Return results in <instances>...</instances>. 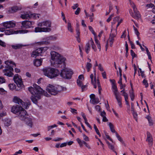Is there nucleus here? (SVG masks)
Instances as JSON below:
<instances>
[{
	"label": "nucleus",
	"mask_w": 155,
	"mask_h": 155,
	"mask_svg": "<svg viewBox=\"0 0 155 155\" xmlns=\"http://www.w3.org/2000/svg\"><path fill=\"white\" fill-rule=\"evenodd\" d=\"M28 90L32 95L31 97V99L35 104L37 103V100L40 99L42 95L48 97L50 96L47 91H43L40 86L36 84L33 85V87H29Z\"/></svg>",
	"instance_id": "obj_1"
},
{
	"label": "nucleus",
	"mask_w": 155,
	"mask_h": 155,
	"mask_svg": "<svg viewBox=\"0 0 155 155\" xmlns=\"http://www.w3.org/2000/svg\"><path fill=\"white\" fill-rule=\"evenodd\" d=\"M50 54L51 58L50 61L52 66L60 67H61V65L63 64L64 67L65 66V61L66 60L65 58L54 51H51Z\"/></svg>",
	"instance_id": "obj_2"
},
{
	"label": "nucleus",
	"mask_w": 155,
	"mask_h": 155,
	"mask_svg": "<svg viewBox=\"0 0 155 155\" xmlns=\"http://www.w3.org/2000/svg\"><path fill=\"white\" fill-rule=\"evenodd\" d=\"M13 101L15 103L18 104L19 105L17 104L13 106L11 108V112L15 114L18 115L23 108L22 107L27 109L28 107V105L24 102L22 101L18 97L15 96L13 99Z\"/></svg>",
	"instance_id": "obj_3"
},
{
	"label": "nucleus",
	"mask_w": 155,
	"mask_h": 155,
	"mask_svg": "<svg viewBox=\"0 0 155 155\" xmlns=\"http://www.w3.org/2000/svg\"><path fill=\"white\" fill-rule=\"evenodd\" d=\"M51 22L49 21L39 22L38 24V27L35 28V31L36 32H50L51 30Z\"/></svg>",
	"instance_id": "obj_4"
},
{
	"label": "nucleus",
	"mask_w": 155,
	"mask_h": 155,
	"mask_svg": "<svg viewBox=\"0 0 155 155\" xmlns=\"http://www.w3.org/2000/svg\"><path fill=\"white\" fill-rule=\"evenodd\" d=\"M46 90L51 94L56 95L62 91H66V89L61 86L49 84L46 87Z\"/></svg>",
	"instance_id": "obj_5"
},
{
	"label": "nucleus",
	"mask_w": 155,
	"mask_h": 155,
	"mask_svg": "<svg viewBox=\"0 0 155 155\" xmlns=\"http://www.w3.org/2000/svg\"><path fill=\"white\" fill-rule=\"evenodd\" d=\"M44 75L51 78L58 76L60 71L57 69L50 67H46L43 70Z\"/></svg>",
	"instance_id": "obj_6"
},
{
	"label": "nucleus",
	"mask_w": 155,
	"mask_h": 155,
	"mask_svg": "<svg viewBox=\"0 0 155 155\" xmlns=\"http://www.w3.org/2000/svg\"><path fill=\"white\" fill-rule=\"evenodd\" d=\"M7 65L5 69L3 70L4 74L8 77H12L13 74L12 72L13 71V67H15V64L11 61H7L5 62Z\"/></svg>",
	"instance_id": "obj_7"
},
{
	"label": "nucleus",
	"mask_w": 155,
	"mask_h": 155,
	"mask_svg": "<svg viewBox=\"0 0 155 155\" xmlns=\"http://www.w3.org/2000/svg\"><path fill=\"white\" fill-rule=\"evenodd\" d=\"M73 74V72L71 70L65 68L61 71L60 75L63 78L70 79Z\"/></svg>",
	"instance_id": "obj_8"
},
{
	"label": "nucleus",
	"mask_w": 155,
	"mask_h": 155,
	"mask_svg": "<svg viewBox=\"0 0 155 155\" xmlns=\"http://www.w3.org/2000/svg\"><path fill=\"white\" fill-rule=\"evenodd\" d=\"M130 5L133 9L134 13H130L131 16L134 18L138 19L140 17V15L139 11H138L136 8L134 3L133 2H130Z\"/></svg>",
	"instance_id": "obj_9"
},
{
	"label": "nucleus",
	"mask_w": 155,
	"mask_h": 155,
	"mask_svg": "<svg viewBox=\"0 0 155 155\" xmlns=\"http://www.w3.org/2000/svg\"><path fill=\"white\" fill-rule=\"evenodd\" d=\"M13 80L18 87L22 88L23 87V82L22 81L21 78L18 74H15L14 76Z\"/></svg>",
	"instance_id": "obj_10"
},
{
	"label": "nucleus",
	"mask_w": 155,
	"mask_h": 155,
	"mask_svg": "<svg viewBox=\"0 0 155 155\" xmlns=\"http://www.w3.org/2000/svg\"><path fill=\"white\" fill-rule=\"evenodd\" d=\"M46 47L41 48L33 51L31 55L32 57L36 58L37 56L40 55L41 54L47 50Z\"/></svg>",
	"instance_id": "obj_11"
},
{
	"label": "nucleus",
	"mask_w": 155,
	"mask_h": 155,
	"mask_svg": "<svg viewBox=\"0 0 155 155\" xmlns=\"http://www.w3.org/2000/svg\"><path fill=\"white\" fill-rule=\"evenodd\" d=\"M34 22L29 21H24L21 22V27L25 28H33V26L34 24Z\"/></svg>",
	"instance_id": "obj_12"
},
{
	"label": "nucleus",
	"mask_w": 155,
	"mask_h": 155,
	"mask_svg": "<svg viewBox=\"0 0 155 155\" xmlns=\"http://www.w3.org/2000/svg\"><path fill=\"white\" fill-rule=\"evenodd\" d=\"M28 32V31L27 30H20L17 31H14L13 30L9 29L5 31V33L6 35H10L14 34H17L18 33H25Z\"/></svg>",
	"instance_id": "obj_13"
},
{
	"label": "nucleus",
	"mask_w": 155,
	"mask_h": 155,
	"mask_svg": "<svg viewBox=\"0 0 155 155\" xmlns=\"http://www.w3.org/2000/svg\"><path fill=\"white\" fill-rule=\"evenodd\" d=\"M18 115L19 118L22 121H24L29 116L27 114L26 111L23 108L20 111Z\"/></svg>",
	"instance_id": "obj_14"
},
{
	"label": "nucleus",
	"mask_w": 155,
	"mask_h": 155,
	"mask_svg": "<svg viewBox=\"0 0 155 155\" xmlns=\"http://www.w3.org/2000/svg\"><path fill=\"white\" fill-rule=\"evenodd\" d=\"M2 24L6 28H12L16 25L15 22L13 21H6L3 22Z\"/></svg>",
	"instance_id": "obj_15"
},
{
	"label": "nucleus",
	"mask_w": 155,
	"mask_h": 155,
	"mask_svg": "<svg viewBox=\"0 0 155 155\" xmlns=\"http://www.w3.org/2000/svg\"><path fill=\"white\" fill-rule=\"evenodd\" d=\"M25 124L28 127L31 128L33 125V119L29 116L23 121Z\"/></svg>",
	"instance_id": "obj_16"
},
{
	"label": "nucleus",
	"mask_w": 155,
	"mask_h": 155,
	"mask_svg": "<svg viewBox=\"0 0 155 155\" xmlns=\"http://www.w3.org/2000/svg\"><path fill=\"white\" fill-rule=\"evenodd\" d=\"M94 78L93 74H91L90 76V78L91 80V84L94 86V87L96 88L97 87V81L96 78V70L95 69H94Z\"/></svg>",
	"instance_id": "obj_17"
},
{
	"label": "nucleus",
	"mask_w": 155,
	"mask_h": 155,
	"mask_svg": "<svg viewBox=\"0 0 155 155\" xmlns=\"http://www.w3.org/2000/svg\"><path fill=\"white\" fill-rule=\"evenodd\" d=\"M117 32L115 33H110V37L109 39V41L110 42V47L112 46V45L114 41V38H115L117 35Z\"/></svg>",
	"instance_id": "obj_18"
},
{
	"label": "nucleus",
	"mask_w": 155,
	"mask_h": 155,
	"mask_svg": "<svg viewBox=\"0 0 155 155\" xmlns=\"http://www.w3.org/2000/svg\"><path fill=\"white\" fill-rule=\"evenodd\" d=\"M30 12H26L21 14L20 17L23 19H30Z\"/></svg>",
	"instance_id": "obj_19"
},
{
	"label": "nucleus",
	"mask_w": 155,
	"mask_h": 155,
	"mask_svg": "<svg viewBox=\"0 0 155 155\" xmlns=\"http://www.w3.org/2000/svg\"><path fill=\"white\" fill-rule=\"evenodd\" d=\"M27 45H24L21 44H16L14 45H12L11 47L12 48L14 49H18L21 48L22 47L26 46Z\"/></svg>",
	"instance_id": "obj_20"
},
{
	"label": "nucleus",
	"mask_w": 155,
	"mask_h": 155,
	"mask_svg": "<svg viewBox=\"0 0 155 155\" xmlns=\"http://www.w3.org/2000/svg\"><path fill=\"white\" fill-rule=\"evenodd\" d=\"M42 61V59H35L33 61V63L35 66L38 67L41 65Z\"/></svg>",
	"instance_id": "obj_21"
},
{
	"label": "nucleus",
	"mask_w": 155,
	"mask_h": 155,
	"mask_svg": "<svg viewBox=\"0 0 155 155\" xmlns=\"http://www.w3.org/2000/svg\"><path fill=\"white\" fill-rule=\"evenodd\" d=\"M112 88L113 89V92L115 95V96H119V94L118 92V89L116 84H113L112 85Z\"/></svg>",
	"instance_id": "obj_22"
},
{
	"label": "nucleus",
	"mask_w": 155,
	"mask_h": 155,
	"mask_svg": "<svg viewBox=\"0 0 155 155\" xmlns=\"http://www.w3.org/2000/svg\"><path fill=\"white\" fill-rule=\"evenodd\" d=\"M147 141H148L150 143H151L153 141V138L152 136L150 133L149 132H147Z\"/></svg>",
	"instance_id": "obj_23"
},
{
	"label": "nucleus",
	"mask_w": 155,
	"mask_h": 155,
	"mask_svg": "<svg viewBox=\"0 0 155 155\" xmlns=\"http://www.w3.org/2000/svg\"><path fill=\"white\" fill-rule=\"evenodd\" d=\"M30 18H33L37 19L39 18L40 15L37 14L31 13L30 12Z\"/></svg>",
	"instance_id": "obj_24"
},
{
	"label": "nucleus",
	"mask_w": 155,
	"mask_h": 155,
	"mask_svg": "<svg viewBox=\"0 0 155 155\" xmlns=\"http://www.w3.org/2000/svg\"><path fill=\"white\" fill-rule=\"evenodd\" d=\"M116 99L117 100V101L118 102V104L119 106L120 107H122V103H121V100H122V97L120 96L119 95L115 97Z\"/></svg>",
	"instance_id": "obj_25"
},
{
	"label": "nucleus",
	"mask_w": 155,
	"mask_h": 155,
	"mask_svg": "<svg viewBox=\"0 0 155 155\" xmlns=\"http://www.w3.org/2000/svg\"><path fill=\"white\" fill-rule=\"evenodd\" d=\"M21 9V8L17 6L12 7L11 8V12H15Z\"/></svg>",
	"instance_id": "obj_26"
},
{
	"label": "nucleus",
	"mask_w": 155,
	"mask_h": 155,
	"mask_svg": "<svg viewBox=\"0 0 155 155\" xmlns=\"http://www.w3.org/2000/svg\"><path fill=\"white\" fill-rule=\"evenodd\" d=\"M4 124L5 126L8 127L11 124V121L9 119H5L4 121Z\"/></svg>",
	"instance_id": "obj_27"
},
{
	"label": "nucleus",
	"mask_w": 155,
	"mask_h": 155,
	"mask_svg": "<svg viewBox=\"0 0 155 155\" xmlns=\"http://www.w3.org/2000/svg\"><path fill=\"white\" fill-rule=\"evenodd\" d=\"M91 49V47L90 44L89 43L86 44L85 47V50L87 54H88Z\"/></svg>",
	"instance_id": "obj_28"
},
{
	"label": "nucleus",
	"mask_w": 155,
	"mask_h": 155,
	"mask_svg": "<svg viewBox=\"0 0 155 155\" xmlns=\"http://www.w3.org/2000/svg\"><path fill=\"white\" fill-rule=\"evenodd\" d=\"M108 125L109 126L111 131L112 133H115L116 132L115 130L114 129V126L111 123H109Z\"/></svg>",
	"instance_id": "obj_29"
},
{
	"label": "nucleus",
	"mask_w": 155,
	"mask_h": 155,
	"mask_svg": "<svg viewBox=\"0 0 155 155\" xmlns=\"http://www.w3.org/2000/svg\"><path fill=\"white\" fill-rule=\"evenodd\" d=\"M57 37L54 36H51L46 38V40L48 41H55L57 39Z\"/></svg>",
	"instance_id": "obj_30"
},
{
	"label": "nucleus",
	"mask_w": 155,
	"mask_h": 155,
	"mask_svg": "<svg viewBox=\"0 0 155 155\" xmlns=\"http://www.w3.org/2000/svg\"><path fill=\"white\" fill-rule=\"evenodd\" d=\"M99 102L98 98H95L92 100L90 101V102L94 104H97Z\"/></svg>",
	"instance_id": "obj_31"
},
{
	"label": "nucleus",
	"mask_w": 155,
	"mask_h": 155,
	"mask_svg": "<svg viewBox=\"0 0 155 155\" xmlns=\"http://www.w3.org/2000/svg\"><path fill=\"white\" fill-rule=\"evenodd\" d=\"M95 41L96 44L97 45L98 48L100 51L101 49V46L99 41L96 38H95Z\"/></svg>",
	"instance_id": "obj_32"
},
{
	"label": "nucleus",
	"mask_w": 155,
	"mask_h": 155,
	"mask_svg": "<svg viewBox=\"0 0 155 155\" xmlns=\"http://www.w3.org/2000/svg\"><path fill=\"white\" fill-rule=\"evenodd\" d=\"M92 66V64L91 63L89 62H87L86 68L87 69V72H89L90 71Z\"/></svg>",
	"instance_id": "obj_33"
},
{
	"label": "nucleus",
	"mask_w": 155,
	"mask_h": 155,
	"mask_svg": "<svg viewBox=\"0 0 155 155\" xmlns=\"http://www.w3.org/2000/svg\"><path fill=\"white\" fill-rule=\"evenodd\" d=\"M68 29L69 31L71 32H73V29L72 28L71 23L70 22H68Z\"/></svg>",
	"instance_id": "obj_34"
},
{
	"label": "nucleus",
	"mask_w": 155,
	"mask_h": 155,
	"mask_svg": "<svg viewBox=\"0 0 155 155\" xmlns=\"http://www.w3.org/2000/svg\"><path fill=\"white\" fill-rule=\"evenodd\" d=\"M120 92L122 93V95L124 96V98L128 97V95L127 93H126L124 89L121 91Z\"/></svg>",
	"instance_id": "obj_35"
},
{
	"label": "nucleus",
	"mask_w": 155,
	"mask_h": 155,
	"mask_svg": "<svg viewBox=\"0 0 155 155\" xmlns=\"http://www.w3.org/2000/svg\"><path fill=\"white\" fill-rule=\"evenodd\" d=\"M97 86L98 88L99 93L100 94H101V91L102 89L101 87V84L99 82V80L98 79H97Z\"/></svg>",
	"instance_id": "obj_36"
},
{
	"label": "nucleus",
	"mask_w": 155,
	"mask_h": 155,
	"mask_svg": "<svg viewBox=\"0 0 155 155\" xmlns=\"http://www.w3.org/2000/svg\"><path fill=\"white\" fill-rule=\"evenodd\" d=\"M90 42L91 44V47L93 49L94 51H96L97 50L96 47L95 45H94L93 41L92 40V38H91V39L90 40Z\"/></svg>",
	"instance_id": "obj_37"
},
{
	"label": "nucleus",
	"mask_w": 155,
	"mask_h": 155,
	"mask_svg": "<svg viewBox=\"0 0 155 155\" xmlns=\"http://www.w3.org/2000/svg\"><path fill=\"white\" fill-rule=\"evenodd\" d=\"M8 87L10 89L12 90L15 89L16 85L14 84H10L8 85Z\"/></svg>",
	"instance_id": "obj_38"
},
{
	"label": "nucleus",
	"mask_w": 155,
	"mask_h": 155,
	"mask_svg": "<svg viewBox=\"0 0 155 155\" xmlns=\"http://www.w3.org/2000/svg\"><path fill=\"white\" fill-rule=\"evenodd\" d=\"M108 147L109 149L112 150L114 152L116 153V155H117V153L116 151H115L114 147L113 145L111 144Z\"/></svg>",
	"instance_id": "obj_39"
},
{
	"label": "nucleus",
	"mask_w": 155,
	"mask_h": 155,
	"mask_svg": "<svg viewBox=\"0 0 155 155\" xmlns=\"http://www.w3.org/2000/svg\"><path fill=\"white\" fill-rule=\"evenodd\" d=\"M116 136L118 139V140L121 142H123V140L121 137L118 134L117 132H115Z\"/></svg>",
	"instance_id": "obj_40"
},
{
	"label": "nucleus",
	"mask_w": 155,
	"mask_h": 155,
	"mask_svg": "<svg viewBox=\"0 0 155 155\" xmlns=\"http://www.w3.org/2000/svg\"><path fill=\"white\" fill-rule=\"evenodd\" d=\"M90 31L91 32V33L94 35L95 36H96V34L94 32L93 28L91 26H89L88 27Z\"/></svg>",
	"instance_id": "obj_41"
},
{
	"label": "nucleus",
	"mask_w": 155,
	"mask_h": 155,
	"mask_svg": "<svg viewBox=\"0 0 155 155\" xmlns=\"http://www.w3.org/2000/svg\"><path fill=\"white\" fill-rule=\"evenodd\" d=\"M147 119L149 122V125L150 126H152L153 124V123L152 120L151 119L150 117H147Z\"/></svg>",
	"instance_id": "obj_42"
},
{
	"label": "nucleus",
	"mask_w": 155,
	"mask_h": 155,
	"mask_svg": "<svg viewBox=\"0 0 155 155\" xmlns=\"http://www.w3.org/2000/svg\"><path fill=\"white\" fill-rule=\"evenodd\" d=\"M83 144H84L86 146V147L89 149H91V147L86 142L83 140H82L81 146H82Z\"/></svg>",
	"instance_id": "obj_43"
},
{
	"label": "nucleus",
	"mask_w": 155,
	"mask_h": 155,
	"mask_svg": "<svg viewBox=\"0 0 155 155\" xmlns=\"http://www.w3.org/2000/svg\"><path fill=\"white\" fill-rule=\"evenodd\" d=\"M133 27H134V30L135 34L137 35L138 38L140 39L139 37V34H140L139 32H138V31L137 30V28H136L134 27V26H133Z\"/></svg>",
	"instance_id": "obj_44"
},
{
	"label": "nucleus",
	"mask_w": 155,
	"mask_h": 155,
	"mask_svg": "<svg viewBox=\"0 0 155 155\" xmlns=\"http://www.w3.org/2000/svg\"><path fill=\"white\" fill-rule=\"evenodd\" d=\"M143 82L144 85L146 87H147L148 86V84L147 80L145 79H144L143 81Z\"/></svg>",
	"instance_id": "obj_45"
},
{
	"label": "nucleus",
	"mask_w": 155,
	"mask_h": 155,
	"mask_svg": "<svg viewBox=\"0 0 155 155\" xmlns=\"http://www.w3.org/2000/svg\"><path fill=\"white\" fill-rule=\"evenodd\" d=\"M77 83L78 85L80 87L83 85L82 81L80 80H77Z\"/></svg>",
	"instance_id": "obj_46"
},
{
	"label": "nucleus",
	"mask_w": 155,
	"mask_h": 155,
	"mask_svg": "<svg viewBox=\"0 0 155 155\" xmlns=\"http://www.w3.org/2000/svg\"><path fill=\"white\" fill-rule=\"evenodd\" d=\"M132 114L134 118L136 120H137V112L134 111H132Z\"/></svg>",
	"instance_id": "obj_47"
},
{
	"label": "nucleus",
	"mask_w": 155,
	"mask_h": 155,
	"mask_svg": "<svg viewBox=\"0 0 155 155\" xmlns=\"http://www.w3.org/2000/svg\"><path fill=\"white\" fill-rule=\"evenodd\" d=\"M5 79L2 77H0V84H2L5 82Z\"/></svg>",
	"instance_id": "obj_48"
},
{
	"label": "nucleus",
	"mask_w": 155,
	"mask_h": 155,
	"mask_svg": "<svg viewBox=\"0 0 155 155\" xmlns=\"http://www.w3.org/2000/svg\"><path fill=\"white\" fill-rule=\"evenodd\" d=\"M130 53L132 57L133 58L136 57V54L134 52L133 50H130Z\"/></svg>",
	"instance_id": "obj_49"
},
{
	"label": "nucleus",
	"mask_w": 155,
	"mask_h": 155,
	"mask_svg": "<svg viewBox=\"0 0 155 155\" xmlns=\"http://www.w3.org/2000/svg\"><path fill=\"white\" fill-rule=\"evenodd\" d=\"M0 45L2 46L3 47H5L6 46V44L5 42L0 40Z\"/></svg>",
	"instance_id": "obj_50"
},
{
	"label": "nucleus",
	"mask_w": 155,
	"mask_h": 155,
	"mask_svg": "<svg viewBox=\"0 0 155 155\" xmlns=\"http://www.w3.org/2000/svg\"><path fill=\"white\" fill-rule=\"evenodd\" d=\"M123 21V19H120L117 21L118 24L116 26V28L115 30V32H117V27H118V26Z\"/></svg>",
	"instance_id": "obj_51"
},
{
	"label": "nucleus",
	"mask_w": 155,
	"mask_h": 155,
	"mask_svg": "<svg viewBox=\"0 0 155 155\" xmlns=\"http://www.w3.org/2000/svg\"><path fill=\"white\" fill-rule=\"evenodd\" d=\"M128 97H127L125 98H124L125 101L126 102V104L128 106V108L129 109L130 108V105L129 104V103L128 102Z\"/></svg>",
	"instance_id": "obj_52"
},
{
	"label": "nucleus",
	"mask_w": 155,
	"mask_h": 155,
	"mask_svg": "<svg viewBox=\"0 0 155 155\" xmlns=\"http://www.w3.org/2000/svg\"><path fill=\"white\" fill-rule=\"evenodd\" d=\"M77 36H80V30L78 28H77L76 30Z\"/></svg>",
	"instance_id": "obj_53"
},
{
	"label": "nucleus",
	"mask_w": 155,
	"mask_h": 155,
	"mask_svg": "<svg viewBox=\"0 0 155 155\" xmlns=\"http://www.w3.org/2000/svg\"><path fill=\"white\" fill-rule=\"evenodd\" d=\"M80 12V8H78L76 10L75 12V14L76 15H78L79 14Z\"/></svg>",
	"instance_id": "obj_54"
},
{
	"label": "nucleus",
	"mask_w": 155,
	"mask_h": 155,
	"mask_svg": "<svg viewBox=\"0 0 155 155\" xmlns=\"http://www.w3.org/2000/svg\"><path fill=\"white\" fill-rule=\"evenodd\" d=\"M83 138L85 141H88L89 138L85 134H83Z\"/></svg>",
	"instance_id": "obj_55"
},
{
	"label": "nucleus",
	"mask_w": 155,
	"mask_h": 155,
	"mask_svg": "<svg viewBox=\"0 0 155 155\" xmlns=\"http://www.w3.org/2000/svg\"><path fill=\"white\" fill-rule=\"evenodd\" d=\"M79 6V5L78 4L76 3L73 6H72V8L73 9H76L78 6Z\"/></svg>",
	"instance_id": "obj_56"
},
{
	"label": "nucleus",
	"mask_w": 155,
	"mask_h": 155,
	"mask_svg": "<svg viewBox=\"0 0 155 155\" xmlns=\"http://www.w3.org/2000/svg\"><path fill=\"white\" fill-rule=\"evenodd\" d=\"M81 115H82V117H83V119H84V121H86L87 120V119L86 118V116L85 115V114L83 113V112H81Z\"/></svg>",
	"instance_id": "obj_57"
},
{
	"label": "nucleus",
	"mask_w": 155,
	"mask_h": 155,
	"mask_svg": "<svg viewBox=\"0 0 155 155\" xmlns=\"http://www.w3.org/2000/svg\"><path fill=\"white\" fill-rule=\"evenodd\" d=\"M146 6L148 8H150L153 7L154 6V5L153 4L150 3L147 4Z\"/></svg>",
	"instance_id": "obj_58"
},
{
	"label": "nucleus",
	"mask_w": 155,
	"mask_h": 155,
	"mask_svg": "<svg viewBox=\"0 0 155 155\" xmlns=\"http://www.w3.org/2000/svg\"><path fill=\"white\" fill-rule=\"evenodd\" d=\"M130 43L131 46V48L132 49L135 48V46L134 43L131 41H130Z\"/></svg>",
	"instance_id": "obj_59"
},
{
	"label": "nucleus",
	"mask_w": 155,
	"mask_h": 155,
	"mask_svg": "<svg viewBox=\"0 0 155 155\" xmlns=\"http://www.w3.org/2000/svg\"><path fill=\"white\" fill-rule=\"evenodd\" d=\"M6 115V112L5 111H3L0 114V118H1L2 117L5 116Z\"/></svg>",
	"instance_id": "obj_60"
},
{
	"label": "nucleus",
	"mask_w": 155,
	"mask_h": 155,
	"mask_svg": "<svg viewBox=\"0 0 155 155\" xmlns=\"http://www.w3.org/2000/svg\"><path fill=\"white\" fill-rule=\"evenodd\" d=\"M129 93H130V97H132V96H134V93L132 89V90L131 91H130Z\"/></svg>",
	"instance_id": "obj_61"
},
{
	"label": "nucleus",
	"mask_w": 155,
	"mask_h": 155,
	"mask_svg": "<svg viewBox=\"0 0 155 155\" xmlns=\"http://www.w3.org/2000/svg\"><path fill=\"white\" fill-rule=\"evenodd\" d=\"M85 123L87 125V126L89 128H90L91 129H92V127L89 124V123L87 122V120L85 121Z\"/></svg>",
	"instance_id": "obj_62"
},
{
	"label": "nucleus",
	"mask_w": 155,
	"mask_h": 155,
	"mask_svg": "<svg viewBox=\"0 0 155 155\" xmlns=\"http://www.w3.org/2000/svg\"><path fill=\"white\" fill-rule=\"evenodd\" d=\"M0 93L2 94H5V91L3 88H0Z\"/></svg>",
	"instance_id": "obj_63"
},
{
	"label": "nucleus",
	"mask_w": 155,
	"mask_h": 155,
	"mask_svg": "<svg viewBox=\"0 0 155 155\" xmlns=\"http://www.w3.org/2000/svg\"><path fill=\"white\" fill-rule=\"evenodd\" d=\"M81 88L82 89V91H84L85 89V88L87 87V85H82L81 86Z\"/></svg>",
	"instance_id": "obj_64"
}]
</instances>
